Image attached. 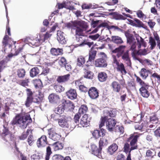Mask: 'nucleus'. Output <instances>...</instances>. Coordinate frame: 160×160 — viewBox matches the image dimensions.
Masks as SVG:
<instances>
[{
    "label": "nucleus",
    "mask_w": 160,
    "mask_h": 160,
    "mask_svg": "<svg viewBox=\"0 0 160 160\" xmlns=\"http://www.w3.org/2000/svg\"><path fill=\"white\" fill-rule=\"evenodd\" d=\"M77 65L79 67L82 66L85 62V58L82 56H80L77 59Z\"/></svg>",
    "instance_id": "39"
},
{
    "label": "nucleus",
    "mask_w": 160,
    "mask_h": 160,
    "mask_svg": "<svg viewBox=\"0 0 160 160\" xmlns=\"http://www.w3.org/2000/svg\"><path fill=\"white\" fill-rule=\"evenodd\" d=\"M28 43H30L32 46L35 47H38L41 45L40 41L37 38L33 40H31L30 41H28Z\"/></svg>",
    "instance_id": "50"
},
{
    "label": "nucleus",
    "mask_w": 160,
    "mask_h": 160,
    "mask_svg": "<svg viewBox=\"0 0 160 160\" xmlns=\"http://www.w3.org/2000/svg\"><path fill=\"white\" fill-rule=\"evenodd\" d=\"M52 153L51 148L50 146H48L46 148L45 160H49L50 156Z\"/></svg>",
    "instance_id": "40"
},
{
    "label": "nucleus",
    "mask_w": 160,
    "mask_h": 160,
    "mask_svg": "<svg viewBox=\"0 0 160 160\" xmlns=\"http://www.w3.org/2000/svg\"><path fill=\"white\" fill-rule=\"evenodd\" d=\"M27 99L25 102V105L27 108L29 107L33 101L34 98L33 95V93L31 90L29 88L26 89Z\"/></svg>",
    "instance_id": "7"
},
{
    "label": "nucleus",
    "mask_w": 160,
    "mask_h": 160,
    "mask_svg": "<svg viewBox=\"0 0 160 160\" xmlns=\"http://www.w3.org/2000/svg\"><path fill=\"white\" fill-rule=\"evenodd\" d=\"M109 15H112L116 20H125L126 19V18L116 12L110 13Z\"/></svg>",
    "instance_id": "26"
},
{
    "label": "nucleus",
    "mask_w": 160,
    "mask_h": 160,
    "mask_svg": "<svg viewBox=\"0 0 160 160\" xmlns=\"http://www.w3.org/2000/svg\"><path fill=\"white\" fill-rule=\"evenodd\" d=\"M3 127L4 129L3 130L2 135L3 138H5L6 136L9 135L11 132L9 131L8 127H5L4 125L3 126Z\"/></svg>",
    "instance_id": "49"
},
{
    "label": "nucleus",
    "mask_w": 160,
    "mask_h": 160,
    "mask_svg": "<svg viewBox=\"0 0 160 160\" xmlns=\"http://www.w3.org/2000/svg\"><path fill=\"white\" fill-rule=\"evenodd\" d=\"M118 147L115 143H113L108 148V152L110 155L113 154L118 149Z\"/></svg>",
    "instance_id": "25"
},
{
    "label": "nucleus",
    "mask_w": 160,
    "mask_h": 160,
    "mask_svg": "<svg viewBox=\"0 0 160 160\" xmlns=\"http://www.w3.org/2000/svg\"><path fill=\"white\" fill-rule=\"evenodd\" d=\"M55 151L62 149L63 148V145L62 143L56 142L52 145Z\"/></svg>",
    "instance_id": "32"
},
{
    "label": "nucleus",
    "mask_w": 160,
    "mask_h": 160,
    "mask_svg": "<svg viewBox=\"0 0 160 160\" xmlns=\"http://www.w3.org/2000/svg\"><path fill=\"white\" fill-rule=\"evenodd\" d=\"M90 119L89 118L88 115L84 114L80 120L79 125L83 127H87L89 125Z\"/></svg>",
    "instance_id": "11"
},
{
    "label": "nucleus",
    "mask_w": 160,
    "mask_h": 160,
    "mask_svg": "<svg viewBox=\"0 0 160 160\" xmlns=\"http://www.w3.org/2000/svg\"><path fill=\"white\" fill-rule=\"evenodd\" d=\"M77 94L76 90L74 89H71V99H76Z\"/></svg>",
    "instance_id": "58"
},
{
    "label": "nucleus",
    "mask_w": 160,
    "mask_h": 160,
    "mask_svg": "<svg viewBox=\"0 0 160 160\" xmlns=\"http://www.w3.org/2000/svg\"><path fill=\"white\" fill-rule=\"evenodd\" d=\"M62 105L63 107L64 110L68 109V110H70V101L69 100H65L62 103Z\"/></svg>",
    "instance_id": "52"
},
{
    "label": "nucleus",
    "mask_w": 160,
    "mask_h": 160,
    "mask_svg": "<svg viewBox=\"0 0 160 160\" xmlns=\"http://www.w3.org/2000/svg\"><path fill=\"white\" fill-rule=\"evenodd\" d=\"M102 148H98L96 145L92 144L91 146V151L92 154L100 158L101 157V151Z\"/></svg>",
    "instance_id": "13"
},
{
    "label": "nucleus",
    "mask_w": 160,
    "mask_h": 160,
    "mask_svg": "<svg viewBox=\"0 0 160 160\" xmlns=\"http://www.w3.org/2000/svg\"><path fill=\"white\" fill-rule=\"evenodd\" d=\"M31 134H30L28 136L27 142L28 143L29 145L31 146L32 145L33 143L34 142V140L33 139V136L32 135V133H31Z\"/></svg>",
    "instance_id": "61"
},
{
    "label": "nucleus",
    "mask_w": 160,
    "mask_h": 160,
    "mask_svg": "<svg viewBox=\"0 0 160 160\" xmlns=\"http://www.w3.org/2000/svg\"><path fill=\"white\" fill-rule=\"evenodd\" d=\"M53 88L57 92H61L63 91L64 88L62 86L59 85H55L54 86Z\"/></svg>",
    "instance_id": "53"
},
{
    "label": "nucleus",
    "mask_w": 160,
    "mask_h": 160,
    "mask_svg": "<svg viewBox=\"0 0 160 160\" xmlns=\"http://www.w3.org/2000/svg\"><path fill=\"white\" fill-rule=\"evenodd\" d=\"M42 157V154L40 153L37 152L31 156V160H39Z\"/></svg>",
    "instance_id": "51"
},
{
    "label": "nucleus",
    "mask_w": 160,
    "mask_h": 160,
    "mask_svg": "<svg viewBox=\"0 0 160 160\" xmlns=\"http://www.w3.org/2000/svg\"><path fill=\"white\" fill-rule=\"evenodd\" d=\"M11 41L13 42L11 38H9L8 35H6L3 38L2 43L5 47L8 45V43H9V47L10 48H11L12 44Z\"/></svg>",
    "instance_id": "20"
},
{
    "label": "nucleus",
    "mask_w": 160,
    "mask_h": 160,
    "mask_svg": "<svg viewBox=\"0 0 160 160\" xmlns=\"http://www.w3.org/2000/svg\"><path fill=\"white\" fill-rule=\"evenodd\" d=\"M149 43L150 45V48L151 50L153 49L156 45V43L154 39L152 37H150L149 38Z\"/></svg>",
    "instance_id": "42"
},
{
    "label": "nucleus",
    "mask_w": 160,
    "mask_h": 160,
    "mask_svg": "<svg viewBox=\"0 0 160 160\" xmlns=\"http://www.w3.org/2000/svg\"><path fill=\"white\" fill-rule=\"evenodd\" d=\"M106 116H109L111 117H114L117 114L116 110L114 109H112L110 111H107L106 112Z\"/></svg>",
    "instance_id": "44"
},
{
    "label": "nucleus",
    "mask_w": 160,
    "mask_h": 160,
    "mask_svg": "<svg viewBox=\"0 0 160 160\" xmlns=\"http://www.w3.org/2000/svg\"><path fill=\"white\" fill-rule=\"evenodd\" d=\"M98 78L100 82H104L107 80L108 78V75L105 72H101L98 73Z\"/></svg>",
    "instance_id": "29"
},
{
    "label": "nucleus",
    "mask_w": 160,
    "mask_h": 160,
    "mask_svg": "<svg viewBox=\"0 0 160 160\" xmlns=\"http://www.w3.org/2000/svg\"><path fill=\"white\" fill-rule=\"evenodd\" d=\"M134 76L136 78V81L138 83H139L141 86L147 84L146 83H145L144 81H143L136 74L134 75Z\"/></svg>",
    "instance_id": "60"
},
{
    "label": "nucleus",
    "mask_w": 160,
    "mask_h": 160,
    "mask_svg": "<svg viewBox=\"0 0 160 160\" xmlns=\"http://www.w3.org/2000/svg\"><path fill=\"white\" fill-rule=\"evenodd\" d=\"M115 130L116 132H119L120 134H122L124 132V128L122 126H116L115 127Z\"/></svg>",
    "instance_id": "62"
},
{
    "label": "nucleus",
    "mask_w": 160,
    "mask_h": 160,
    "mask_svg": "<svg viewBox=\"0 0 160 160\" xmlns=\"http://www.w3.org/2000/svg\"><path fill=\"white\" fill-rule=\"evenodd\" d=\"M30 80L29 78H26L24 79L18 80L17 83L24 87H28Z\"/></svg>",
    "instance_id": "23"
},
{
    "label": "nucleus",
    "mask_w": 160,
    "mask_h": 160,
    "mask_svg": "<svg viewBox=\"0 0 160 160\" xmlns=\"http://www.w3.org/2000/svg\"><path fill=\"white\" fill-rule=\"evenodd\" d=\"M82 83V82L81 81V80L79 79L72 82V86L75 85L76 88H77L78 87H79L80 85H81Z\"/></svg>",
    "instance_id": "63"
},
{
    "label": "nucleus",
    "mask_w": 160,
    "mask_h": 160,
    "mask_svg": "<svg viewBox=\"0 0 160 160\" xmlns=\"http://www.w3.org/2000/svg\"><path fill=\"white\" fill-rule=\"evenodd\" d=\"M120 81V84L116 81L112 83L111 87L114 92L117 93L119 92L122 89L121 85L124 86L125 85V82L124 80H121Z\"/></svg>",
    "instance_id": "8"
},
{
    "label": "nucleus",
    "mask_w": 160,
    "mask_h": 160,
    "mask_svg": "<svg viewBox=\"0 0 160 160\" xmlns=\"http://www.w3.org/2000/svg\"><path fill=\"white\" fill-rule=\"evenodd\" d=\"M99 58L96 59L94 63L95 66L99 68L106 67L107 66V56L103 52H100Z\"/></svg>",
    "instance_id": "3"
},
{
    "label": "nucleus",
    "mask_w": 160,
    "mask_h": 160,
    "mask_svg": "<svg viewBox=\"0 0 160 160\" xmlns=\"http://www.w3.org/2000/svg\"><path fill=\"white\" fill-rule=\"evenodd\" d=\"M63 50L60 48H52L51 49L50 52L53 55L57 56L63 53Z\"/></svg>",
    "instance_id": "33"
},
{
    "label": "nucleus",
    "mask_w": 160,
    "mask_h": 160,
    "mask_svg": "<svg viewBox=\"0 0 160 160\" xmlns=\"http://www.w3.org/2000/svg\"><path fill=\"white\" fill-rule=\"evenodd\" d=\"M139 136V135L137 134L136 133H134L131 134L129 137L128 138L127 141L130 142L131 146V150L137 149V142Z\"/></svg>",
    "instance_id": "4"
},
{
    "label": "nucleus",
    "mask_w": 160,
    "mask_h": 160,
    "mask_svg": "<svg viewBox=\"0 0 160 160\" xmlns=\"http://www.w3.org/2000/svg\"><path fill=\"white\" fill-rule=\"evenodd\" d=\"M134 20L135 22V24L134 26L138 28H142L146 29L147 27L140 20L137 18H134Z\"/></svg>",
    "instance_id": "28"
},
{
    "label": "nucleus",
    "mask_w": 160,
    "mask_h": 160,
    "mask_svg": "<svg viewBox=\"0 0 160 160\" xmlns=\"http://www.w3.org/2000/svg\"><path fill=\"white\" fill-rule=\"evenodd\" d=\"M148 126V122H147L144 121L141 124L139 123L138 124L135 125V128L136 129L142 130L143 129H145L147 128Z\"/></svg>",
    "instance_id": "36"
},
{
    "label": "nucleus",
    "mask_w": 160,
    "mask_h": 160,
    "mask_svg": "<svg viewBox=\"0 0 160 160\" xmlns=\"http://www.w3.org/2000/svg\"><path fill=\"white\" fill-rule=\"evenodd\" d=\"M97 52L96 50L92 49V48H91L89 53L88 61L92 62L95 59L96 56Z\"/></svg>",
    "instance_id": "27"
},
{
    "label": "nucleus",
    "mask_w": 160,
    "mask_h": 160,
    "mask_svg": "<svg viewBox=\"0 0 160 160\" xmlns=\"http://www.w3.org/2000/svg\"><path fill=\"white\" fill-rule=\"evenodd\" d=\"M32 122L29 114L21 113L17 114L11 121V123L12 125H16L21 128L25 129L27 128L28 123Z\"/></svg>",
    "instance_id": "2"
},
{
    "label": "nucleus",
    "mask_w": 160,
    "mask_h": 160,
    "mask_svg": "<svg viewBox=\"0 0 160 160\" xmlns=\"http://www.w3.org/2000/svg\"><path fill=\"white\" fill-rule=\"evenodd\" d=\"M154 152V150L152 149L147 150L146 152V156L150 158H153L155 155Z\"/></svg>",
    "instance_id": "55"
},
{
    "label": "nucleus",
    "mask_w": 160,
    "mask_h": 160,
    "mask_svg": "<svg viewBox=\"0 0 160 160\" xmlns=\"http://www.w3.org/2000/svg\"><path fill=\"white\" fill-rule=\"evenodd\" d=\"M108 139L105 137H102L99 140V147L102 148V147L104 145H106L108 143Z\"/></svg>",
    "instance_id": "38"
},
{
    "label": "nucleus",
    "mask_w": 160,
    "mask_h": 160,
    "mask_svg": "<svg viewBox=\"0 0 160 160\" xmlns=\"http://www.w3.org/2000/svg\"><path fill=\"white\" fill-rule=\"evenodd\" d=\"M57 38L59 42L62 44H65L66 42L63 32L60 30L57 31Z\"/></svg>",
    "instance_id": "17"
},
{
    "label": "nucleus",
    "mask_w": 160,
    "mask_h": 160,
    "mask_svg": "<svg viewBox=\"0 0 160 160\" xmlns=\"http://www.w3.org/2000/svg\"><path fill=\"white\" fill-rule=\"evenodd\" d=\"M88 110V108L86 105L83 104L79 108L78 112L79 114H84L86 113Z\"/></svg>",
    "instance_id": "41"
},
{
    "label": "nucleus",
    "mask_w": 160,
    "mask_h": 160,
    "mask_svg": "<svg viewBox=\"0 0 160 160\" xmlns=\"http://www.w3.org/2000/svg\"><path fill=\"white\" fill-rule=\"evenodd\" d=\"M125 35L127 38V42L129 44H131L135 40L133 35L128 32H125Z\"/></svg>",
    "instance_id": "30"
},
{
    "label": "nucleus",
    "mask_w": 160,
    "mask_h": 160,
    "mask_svg": "<svg viewBox=\"0 0 160 160\" xmlns=\"http://www.w3.org/2000/svg\"><path fill=\"white\" fill-rule=\"evenodd\" d=\"M39 72V70L37 67L32 68L30 71V76L32 78L37 76Z\"/></svg>",
    "instance_id": "37"
},
{
    "label": "nucleus",
    "mask_w": 160,
    "mask_h": 160,
    "mask_svg": "<svg viewBox=\"0 0 160 160\" xmlns=\"http://www.w3.org/2000/svg\"><path fill=\"white\" fill-rule=\"evenodd\" d=\"M26 72L25 70L23 68H20L17 70V75L19 78H23L25 76Z\"/></svg>",
    "instance_id": "35"
},
{
    "label": "nucleus",
    "mask_w": 160,
    "mask_h": 160,
    "mask_svg": "<svg viewBox=\"0 0 160 160\" xmlns=\"http://www.w3.org/2000/svg\"><path fill=\"white\" fill-rule=\"evenodd\" d=\"M62 118L58 119L59 125L62 128H68L69 127V125L68 123L67 119L68 117L64 115L60 116Z\"/></svg>",
    "instance_id": "14"
},
{
    "label": "nucleus",
    "mask_w": 160,
    "mask_h": 160,
    "mask_svg": "<svg viewBox=\"0 0 160 160\" xmlns=\"http://www.w3.org/2000/svg\"><path fill=\"white\" fill-rule=\"evenodd\" d=\"M72 25L71 24V28H72L73 29L74 28H77V27H79L80 24H79L80 21H72Z\"/></svg>",
    "instance_id": "59"
},
{
    "label": "nucleus",
    "mask_w": 160,
    "mask_h": 160,
    "mask_svg": "<svg viewBox=\"0 0 160 160\" xmlns=\"http://www.w3.org/2000/svg\"><path fill=\"white\" fill-rule=\"evenodd\" d=\"M48 132L49 138L50 139L56 142H57L60 139L61 136L56 132V129L55 128H52L48 129Z\"/></svg>",
    "instance_id": "6"
},
{
    "label": "nucleus",
    "mask_w": 160,
    "mask_h": 160,
    "mask_svg": "<svg viewBox=\"0 0 160 160\" xmlns=\"http://www.w3.org/2000/svg\"><path fill=\"white\" fill-rule=\"evenodd\" d=\"M29 132L32 133V130L31 129H28L26 132H23L22 134L19 136V138L21 140H24L26 139L27 136L28 135V133Z\"/></svg>",
    "instance_id": "47"
},
{
    "label": "nucleus",
    "mask_w": 160,
    "mask_h": 160,
    "mask_svg": "<svg viewBox=\"0 0 160 160\" xmlns=\"http://www.w3.org/2000/svg\"><path fill=\"white\" fill-rule=\"evenodd\" d=\"M135 37L137 41V45L138 49L141 48L142 46H143L144 47H146V42L138 34H135Z\"/></svg>",
    "instance_id": "16"
},
{
    "label": "nucleus",
    "mask_w": 160,
    "mask_h": 160,
    "mask_svg": "<svg viewBox=\"0 0 160 160\" xmlns=\"http://www.w3.org/2000/svg\"><path fill=\"white\" fill-rule=\"evenodd\" d=\"M80 24L79 27L82 28L83 30H84V31H86L87 28H88V26L86 22L84 21H80V22L79 23Z\"/></svg>",
    "instance_id": "57"
},
{
    "label": "nucleus",
    "mask_w": 160,
    "mask_h": 160,
    "mask_svg": "<svg viewBox=\"0 0 160 160\" xmlns=\"http://www.w3.org/2000/svg\"><path fill=\"white\" fill-rule=\"evenodd\" d=\"M136 14L137 17L140 18H141L142 20H145L147 18L146 15L144 14L142 12L141 10H138Z\"/></svg>",
    "instance_id": "46"
},
{
    "label": "nucleus",
    "mask_w": 160,
    "mask_h": 160,
    "mask_svg": "<svg viewBox=\"0 0 160 160\" xmlns=\"http://www.w3.org/2000/svg\"><path fill=\"white\" fill-rule=\"evenodd\" d=\"M88 93L91 99H96L99 97V90L95 87H91L88 90Z\"/></svg>",
    "instance_id": "9"
},
{
    "label": "nucleus",
    "mask_w": 160,
    "mask_h": 160,
    "mask_svg": "<svg viewBox=\"0 0 160 160\" xmlns=\"http://www.w3.org/2000/svg\"><path fill=\"white\" fill-rule=\"evenodd\" d=\"M109 48L113 53H117L116 55H112L113 63L116 65V69L118 71L120 72L122 75H125L127 73L124 64L119 62L117 58L121 57V59L128 66H131L132 62L128 50H125L126 46L125 45H120L114 49L111 47L110 44L108 45Z\"/></svg>",
    "instance_id": "1"
},
{
    "label": "nucleus",
    "mask_w": 160,
    "mask_h": 160,
    "mask_svg": "<svg viewBox=\"0 0 160 160\" xmlns=\"http://www.w3.org/2000/svg\"><path fill=\"white\" fill-rule=\"evenodd\" d=\"M130 145L128 143H126L124 145L123 148V151L126 153H127L128 152L130 153V152L132 150H131V148H130Z\"/></svg>",
    "instance_id": "56"
},
{
    "label": "nucleus",
    "mask_w": 160,
    "mask_h": 160,
    "mask_svg": "<svg viewBox=\"0 0 160 160\" xmlns=\"http://www.w3.org/2000/svg\"><path fill=\"white\" fill-rule=\"evenodd\" d=\"M74 29L76 30V35L78 36H85V32H88V31H85L84 30H83L80 27H77L75 28H74Z\"/></svg>",
    "instance_id": "34"
},
{
    "label": "nucleus",
    "mask_w": 160,
    "mask_h": 160,
    "mask_svg": "<svg viewBox=\"0 0 160 160\" xmlns=\"http://www.w3.org/2000/svg\"><path fill=\"white\" fill-rule=\"evenodd\" d=\"M150 88L152 87L147 83L141 86L139 90L141 95L144 98H148L150 95Z\"/></svg>",
    "instance_id": "5"
},
{
    "label": "nucleus",
    "mask_w": 160,
    "mask_h": 160,
    "mask_svg": "<svg viewBox=\"0 0 160 160\" xmlns=\"http://www.w3.org/2000/svg\"><path fill=\"white\" fill-rule=\"evenodd\" d=\"M117 121L114 118H109L107 119L106 122L107 127L110 131H112L115 127Z\"/></svg>",
    "instance_id": "12"
},
{
    "label": "nucleus",
    "mask_w": 160,
    "mask_h": 160,
    "mask_svg": "<svg viewBox=\"0 0 160 160\" xmlns=\"http://www.w3.org/2000/svg\"><path fill=\"white\" fill-rule=\"evenodd\" d=\"M48 99L49 102L51 103H57L60 100V98L58 95L52 93L48 96Z\"/></svg>",
    "instance_id": "24"
},
{
    "label": "nucleus",
    "mask_w": 160,
    "mask_h": 160,
    "mask_svg": "<svg viewBox=\"0 0 160 160\" xmlns=\"http://www.w3.org/2000/svg\"><path fill=\"white\" fill-rule=\"evenodd\" d=\"M111 40L113 42L118 44H122L123 42L122 38L118 36H112Z\"/></svg>",
    "instance_id": "31"
},
{
    "label": "nucleus",
    "mask_w": 160,
    "mask_h": 160,
    "mask_svg": "<svg viewBox=\"0 0 160 160\" xmlns=\"http://www.w3.org/2000/svg\"><path fill=\"white\" fill-rule=\"evenodd\" d=\"M48 144L47 136L45 135L42 136L40 138L37 140L36 144L38 148L45 147Z\"/></svg>",
    "instance_id": "10"
},
{
    "label": "nucleus",
    "mask_w": 160,
    "mask_h": 160,
    "mask_svg": "<svg viewBox=\"0 0 160 160\" xmlns=\"http://www.w3.org/2000/svg\"><path fill=\"white\" fill-rule=\"evenodd\" d=\"M69 74L63 76H58L56 79V81L59 83L65 82L69 79Z\"/></svg>",
    "instance_id": "21"
},
{
    "label": "nucleus",
    "mask_w": 160,
    "mask_h": 160,
    "mask_svg": "<svg viewBox=\"0 0 160 160\" xmlns=\"http://www.w3.org/2000/svg\"><path fill=\"white\" fill-rule=\"evenodd\" d=\"M56 7L59 9L65 8L70 10V1H63L62 3H57Z\"/></svg>",
    "instance_id": "19"
},
{
    "label": "nucleus",
    "mask_w": 160,
    "mask_h": 160,
    "mask_svg": "<svg viewBox=\"0 0 160 160\" xmlns=\"http://www.w3.org/2000/svg\"><path fill=\"white\" fill-rule=\"evenodd\" d=\"M52 160H63V157L60 155L56 154L52 157Z\"/></svg>",
    "instance_id": "64"
},
{
    "label": "nucleus",
    "mask_w": 160,
    "mask_h": 160,
    "mask_svg": "<svg viewBox=\"0 0 160 160\" xmlns=\"http://www.w3.org/2000/svg\"><path fill=\"white\" fill-rule=\"evenodd\" d=\"M43 97V93L41 90H38V94L36 95L35 97L34 98L33 102L39 104L42 102Z\"/></svg>",
    "instance_id": "18"
},
{
    "label": "nucleus",
    "mask_w": 160,
    "mask_h": 160,
    "mask_svg": "<svg viewBox=\"0 0 160 160\" xmlns=\"http://www.w3.org/2000/svg\"><path fill=\"white\" fill-rule=\"evenodd\" d=\"M81 117V114H79V113H78L76 114L73 118L71 121V125H72V123L74 124V122L77 125V123H79V120Z\"/></svg>",
    "instance_id": "43"
},
{
    "label": "nucleus",
    "mask_w": 160,
    "mask_h": 160,
    "mask_svg": "<svg viewBox=\"0 0 160 160\" xmlns=\"http://www.w3.org/2000/svg\"><path fill=\"white\" fill-rule=\"evenodd\" d=\"M84 77L88 79H92V73L90 70L85 69Z\"/></svg>",
    "instance_id": "54"
},
{
    "label": "nucleus",
    "mask_w": 160,
    "mask_h": 160,
    "mask_svg": "<svg viewBox=\"0 0 160 160\" xmlns=\"http://www.w3.org/2000/svg\"><path fill=\"white\" fill-rule=\"evenodd\" d=\"M106 130L102 128L101 131L98 130H95L92 132V134L93 137L96 139L99 138L100 137H104L105 135Z\"/></svg>",
    "instance_id": "15"
},
{
    "label": "nucleus",
    "mask_w": 160,
    "mask_h": 160,
    "mask_svg": "<svg viewBox=\"0 0 160 160\" xmlns=\"http://www.w3.org/2000/svg\"><path fill=\"white\" fill-rule=\"evenodd\" d=\"M151 73L150 70H147L145 68H142L139 72L140 76L142 79H145L148 76V73Z\"/></svg>",
    "instance_id": "22"
},
{
    "label": "nucleus",
    "mask_w": 160,
    "mask_h": 160,
    "mask_svg": "<svg viewBox=\"0 0 160 160\" xmlns=\"http://www.w3.org/2000/svg\"><path fill=\"white\" fill-rule=\"evenodd\" d=\"M107 116H105L102 117L100 120V124H99V127L100 128H101L104 126L105 123L108 119Z\"/></svg>",
    "instance_id": "48"
},
{
    "label": "nucleus",
    "mask_w": 160,
    "mask_h": 160,
    "mask_svg": "<svg viewBox=\"0 0 160 160\" xmlns=\"http://www.w3.org/2000/svg\"><path fill=\"white\" fill-rule=\"evenodd\" d=\"M64 110V109L63 106L62 105H60L57 108H55L54 111L55 113L60 114L63 112Z\"/></svg>",
    "instance_id": "45"
}]
</instances>
